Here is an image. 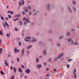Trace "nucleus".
<instances>
[{
  "label": "nucleus",
  "instance_id": "obj_1",
  "mask_svg": "<svg viewBox=\"0 0 79 79\" xmlns=\"http://www.w3.org/2000/svg\"><path fill=\"white\" fill-rule=\"evenodd\" d=\"M63 55H64V53H61V54L59 55L57 57H56L54 59V61H56L58 60V59H60V58H61Z\"/></svg>",
  "mask_w": 79,
  "mask_h": 79
},
{
  "label": "nucleus",
  "instance_id": "obj_2",
  "mask_svg": "<svg viewBox=\"0 0 79 79\" xmlns=\"http://www.w3.org/2000/svg\"><path fill=\"white\" fill-rule=\"evenodd\" d=\"M47 6L48 10L50 11L51 10V7H50V4L48 3L47 4Z\"/></svg>",
  "mask_w": 79,
  "mask_h": 79
},
{
  "label": "nucleus",
  "instance_id": "obj_3",
  "mask_svg": "<svg viewBox=\"0 0 79 79\" xmlns=\"http://www.w3.org/2000/svg\"><path fill=\"white\" fill-rule=\"evenodd\" d=\"M76 69H73V75L74 79H76L77 78V75H76Z\"/></svg>",
  "mask_w": 79,
  "mask_h": 79
},
{
  "label": "nucleus",
  "instance_id": "obj_4",
  "mask_svg": "<svg viewBox=\"0 0 79 79\" xmlns=\"http://www.w3.org/2000/svg\"><path fill=\"white\" fill-rule=\"evenodd\" d=\"M32 40L30 41L31 42H35L37 40V39H35L34 37H32Z\"/></svg>",
  "mask_w": 79,
  "mask_h": 79
},
{
  "label": "nucleus",
  "instance_id": "obj_5",
  "mask_svg": "<svg viewBox=\"0 0 79 79\" xmlns=\"http://www.w3.org/2000/svg\"><path fill=\"white\" fill-rule=\"evenodd\" d=\"M25 72L26 74H29V73H30L31 72V70L29 69H26Z\"/></svg>",
  "mask_w": 79,
  "mask_h": 79
},
{
  "label": "nucleus",
  "instance_id": "obj_6",
  "mask_svg": "<svg viewBox=\"0 0 79 79\" xmlns=\"http://www.w3.org/2000/svg\"><path fill=\"white\" fill-rule=\"evenodd\" d=\"M67 8L69 10V11L71 13H73V11L72 10H71V7L69 6H67Z\"/></svg>",
  "mask_w": 79,
  "mask_h": 79
},
{
  "label": "nucleus",
  "instance_id": "obj_7",
  "mask_svg": "<svg viewBox=\"0 0 79 79\" xmlns=\"http://www.w3.org/2000/svg\"><path fill=\"white\" fill-rule=\"evenodd\" d=\"M24 49H22L21 51V55L22 56H24Z\"/></svg>",
  "mask_w": 79,
  "mask_h": 79
},
{
  "label": "nucleus",
  "instance_id": "obj_8",
  "mask_svg": "<svg viewBox=\"0 0 79 79\" xmlns=\"http://www.w3.org/2000/svg\"><path fill=\"white\" fill-rule=\"evenodd\" d=\"M19 49H17V47H15L14 48V52L16 53V52H19Z\"/></svg>",
  "mask_w": 79,
  "mask_h": 79
},
{
  "label": "nucleus",
  "instance_id": "obj_9",
  "mask_svg": "<svg viewBox=\"0 0 79 79\" xmlns=\"http://www.w3.org/2000/svg\"><path fill=\"white\" fill-rule=\"evenodd\" d=\"M42 65L40 64H38L36 65V67L38 69H40V68H42Z\"/></svg>",
  "mask_w": 79,
  "mask_h": 79
},
{
  "label": "nucleus",
  "instance_id": "obj_10",
  "mask_svg": "<svg viewBox=\"0 0 79 79\" xmlns=\"http://www.w3.org/2000/svg\"><path fill=\"white\" fill-rule=\"evenodd\" d=\"M43 55L44 56H45L47 55V51L46 50H45L43 51Z\"/></svg>",
  "mask_w": 79,
  "mask_h": 79
},
{
  "label": "nucleus",
  "instance_id": "obj_11",
  "mask_svg": "<svg viewBox=\"0 0 79 79\" xmlns=\"http://www.w3.org/2000/svg\"><path fill=\"white\" fill-rule=\"evenodd\" d=\"M71 41H72V38H69L67 40V42H68L70 43L71 42Z\"/></svg>",
  "mask_w": 79,
  "mask_h": 79
},
{
  "label": "nucleus",
  "instance_id": "obj_12",
  "mask_svg": "<svg viewBox=\"0 0 79 79\" xmlns=\"http://www.w3.org/2000/svg\"><path fill=\"white\" fill-rule=\"evenodd\" d=\"M32 47V45H30L29 46H28L27 47V50H29L30 48H31Z\"/></svg>",
  "mask_w": 79,
  "mask_h": 79
},
{
  "label": "nucleus",
  "instance_id": "obj_13",
  "mask_svg": "<svg viewBox=\"0 0 79 79\" xmlns=\"http://www.w3.org/2000/svg\"><path fill=\"white\" fill-rule=\"evenodd\" d=\"M26 22L27 23H31L30 21H29V18H27L26 19Z\"/></svg>",
  "mask_w": 79,
  "mask_h": 79
},
{
  "label": "nucleus",
  "instance_id": "obj_14",
  "mask_svg": "<svg viewBox=\"0 0 79 79\" xmlns=\"http://www.w3.org/2000/svg\"><path fill=\"white\" fill-rule=\"evenodd\" d=\"M5 25H6V26H7V27H9V25H8V23H7V21H6L5 22Z\"/></svg>",
  "mask_w": 79,
  "mask_h": 79
},
{
  "label": "nucleus",
  "instance_id": "obj_15",
  "mask_svg": "<svg viewBox=\"0 0 79 79\" xmlns=\"http://www.w3.org/2000/svg\"><path fill=\"white\" fill-rule=\"evenodd\" d=\"M5 25H6V26H7V27H9V25H8V23H7V21H6L5 22Z\"/></svg>",
  "mask_w": 79,
  "mask_h": 79
},
{
  "label": "nucleus",
  "instance_id": "obj_16",
  "mask_svg": "<svg viewBox=\"0 0 79 79\" xmlns=\"http://www.w3.org/2000/svg\"><path fill=\"white\" fill-rule=\"evenodd\" d=\"M70 34H71V32H68L66 34V36H67V37H69V36L70 35Z\"/></svg>",
  "mask_w": 79,
  "mask_h": 79
},
{
  "label": "nucleus",
  "instance_id": "obj_17",
  "mask_svg": "<svg viewBox=\"0 0 79 79\" xmlns=\"http://www.w3.org/2000/svg\"><path fill=\"white\" fill-rule=\"evenodd\" d=\"M56 46L58 47H60V46H61V44L60 43H58L56 44Z\"/></svg>",
  "mask_w": 79,
  "mask_h": 79
},
{
  "label": "nucleus",
  "instance_id": "obj_18",
  "mask_svg": "<svg viewBox=\"0 0 79 79\" xmlns=\"http://www.w3.org/2000/svg\"><path fill=\"white\" fill-rule=\"evenodd\" d=\"M25 12H26L27 13L29 11H28V10H27V7H25Z\"/></svg>",
  "mask_w": 79,
  "mask_h": 79
},
{
  "label": "nucleus",
  "instance_id": "obj_19",
  "mask_svg": "<svg viewBox=\"0 0 79 79\" xmlns=\"http://www.w3.org/2000/svg\"><path fill=\"white\" fill-rule=\"evenodd\" d=\"M18 70L19 73H22V69L20 68H18Z\"/></svg>",
  "mask_w": 79,
  "mask_h": 79
},
{
  "label": "nucleus",
  "instance_id": "obj_20",
  "mask_svg": "<svg viewBox=\"0 0 79 79\" xmlns=\"http://www.w3.org/2000/svg\"><path fill=\"white\" fill-rule=\"evenodd\" d=\"M26 39L31 40V37L30 36H27L26 37Z\"/></svg>",
  "mask_w": 79,
  "mask_h": 79
},
{
  "label": "nucleus",
  "instance_id": "obj_21",
  "mask_svg": "<svg viewBox=\"0 0 79 79\" xmlns=\"http://www.w3.org/2000/svg\"><path fill=\"white\" fill-rule=\"evenodd\" d=\"M72 3L73 5H76V1H75L73 0L72 1Z\"/></svg>",
  "mask_w": 79,
  "mask_h": 79
},
{
  "label": "nucleus",
  "instance_id": "obj_22",
  "mask_svg": "<svg viewBox=\"0 0 79 79\" xmlns=\"http://www.w3.org/2000/svg\"><path fill=\"white\" fill-rule=\"evenodd\" d=\"M35 61H36V63H39V58H36V60H35Z\"/></svg>",
  "mask_w": 79,
  "mask_h": 79
},
{
  "label": "nucleus",
  "instance_id": "obj_23",
  "mask_svg": "<svg viewBox=\"0 0 79 79\" xmlns=\"http://www.w3.org/2000/svg\"><path fill=\"white\" fill-rule=\"evenodd\" d=\"M5 64L6 65V66H8V63L7 62V61H5Z\"/></svg>",
  "mask_w": 79,
  "mask_h": 79
},
{
  "label": "nucleus",
  "instance_id": "obj_24",
  "mask_svg": "<svg viewBox=\"0 0 79 79\" xmlns=\"http://www.w3.org/2000/svg\"><path fill=\"white\" fill-rule=\"evenodd\" d=\"M13 70L15 73H16V68L15 67H13Z\"/></svg>",
  "mask_w": 79,
  "mask_h": 79
},
{
  "label": "nucleus",
  "instance_id": "obj_25",
  "mask_svg": "<svg viewBox=\"0 0 79 79\" xmlns=\"http://www.w3.org/2000/svg\"><path fill=\"white\" fill-rule=\"evenodd\" d=\"M24 40H25V41H26V42H30V40H27V39H24Z\"/></svg>",
  "mask_w": 79,
  "mask_h": 79
},
{
  "label": "nucleus",
  "instance_id": "obj_26",
  "mask_svg": "<svg viewBox=\"0 0 79 79\" xmlns=\"http://www.w3.org/2000/svg\"><path fill=\"white\" fill-rule=\"evenodd\" d=\"M27 8L28 9V10H31V6L29 5L28 6Z\"/></svg>",
  "mask_w": 79,
  "mask_h": 79
},
{
  "label": "nucleus",
  "instance_id": "obj_27",
  "mask_svg": "<svg viewBox=\"0 0 79 79\" xmlns=\"http://www.w3.org/2000/svg\"><path fill=\"white\" fill-rule=\"evenodd\" d=\"M19 5L20 6H21V5H22V3H21V2L20 1L19 2Z\"/></svg>",
  "mask_w": 79,
  "mask_h": 79
},
{
  "label": "nucleus",
  "instance_id": "obj_28",
  "mask_svg": "<svg viewBox=\"0 0 79 79\" xmlns=\"http://www.w3.org/2000/svg\"><path fill=\"white\" fill-rule=\"evenodd\" d=\"M22 5H24V1L23 0H22Z\"/></svg>",
  "mask_w": 79,
  "mask_h": 79
},
{
  "label": "nucleus",
  "instance_id": "obj_29",
  "mask_svg": "<svg viewBox=\"0 0 79 79\" xmlns=\"http://www.w3.org/2000/svg\"><path fill=\"white\" fill-rule=\"evenodd\" d=\"M2 48H0V54H2Z\"/></svg>",
  "mask_w": 79,
  "mask_h": 79
},
{
  "label": "nucleus",
  "instance_id": "obj_30",
  "mask_svg": "<svg viewBox=\"0 0 79 79\" xmlns=\"http://www.w3.org/2000/svg\"><path fill=\"white\" fill-rule=\"evenodd\" d=\"M1 74H2V75H4V74H5L4 72H3V71H1Z\"/></svg>",
  "mask_w": 79,
  "mask_h": 79
},
{
  "label": "nucleus",
  "instance_id": "obj_31",
  "mask_svg": "<svg viewBox=\"0 0 79 79\" xmlns=\"http://www.w3.org/2000/svg\"><path fill=\"white\" fill-rule=\"evenodd\" d=\"M10 32L9 33V34H6V36L7 37H9L10 36Z\"/></svg>",
  "mask_w": 79,
  "mask_h": 79
},
{
  "label": "nucleus",
  "instance_id": "obj_32",
  "mask_svg": "<svg viewBox=\"0 0 79 79\" xmlns=\"http://www.w3.org/2000/svg\"><path fill=\"white\" fill-rule=\"evenodd\" d=\"M20 16H21V15L19 14V15H15V17H20Z\"/></svg>",
  "mask_w": 79,
  "mask_h": 79
},
{
  "label": "nucleus",
  "instance_id": "obj_33",
  "mask_svg": "<svg viewBox=\"0 0 79 79\" xmlns=\"http://www.w3.org/2000/svg\"><path fill=\"white\" fill-rule=\"evenodd\" d=\"M18 45L19 46H21V42H19L18 43Z\"/></svg>",
  "mask_w": 79,
  "mask_h": 79
},
{
  "label": "nucleus",
  "instance_id": "obj_34",
  "mask_svg": "<svg viewBox=\"0 0 79 79\" xmlns=\"http://www.w3.org/2000/svg\"><path fill=\"white\" fill-rule=\"evenodd\" d=\"M19 24L20 26H21V25H22V22L20 21L19 22Z\"/></svg>",
  "mask_w": 79,
  "mask_h": 79
},
{
  "label": "nucleus",
  "instance_id": "obj_35",
  "mask_svg": "<svg viewBox=\"0 0 79 79\" xmlns=\"http://www.w3.org/2000/svg\"><path fill=\"white\" fill-rule=\"evenodd\" d=\"M31 15H32V12L31 11H30L29 12V16H31Z\"/></svg>",
  "mask_w": 79,
  "mask_h": 79
},
{
  "label": "nucleus",
  "instance_id": "obj_36",
  "mask_svg": "<svg viewBox=\"0 0 79 79\" xmlns=\"http://www.w3.org/2000/svg\"><path fill=\"white\" fill-rule=\"evenodd\" d=\"M17 60L18 62H19V58H17Z\"/></svg>",
  "mask_w": 79,
  "mask_h": 79
},
{
  "label": "nucleus",
  "instance_id": "obj_37",
  "mask_svg": "<svg viewBox=\"0 0 79 79\" xmlns=\"http://www.w3.org/2000/svg\"><path fill=\"white\" fill-rule=\"evenodd\" d=\"M73 60V59H69L68 60V61H69V62H70V61H72V60Z\"/></svg>",
  "mask_w": 79,
  "mask_h": 79
},
{
  "label": "nucleus",
  "instance_id": "obj_38",
  "mask_svg": "<svg viewBox=\"0 0 79 79\" xmlns=\"http://www.w3.org/2000/svg\"><path fill=\"white\" fill-rule=\"evenodd\" d=\"M8 18L10 19L11 18V15H8Z\"/></svg>",
  "mask_w": 79,
  "mask_h": 79
},
{
  "label": "nucleus",
  "instance_id": "obj_39",
  "mask_svg": "<svg viewBox=\"0 0 79 79\" xmlns=\"http://www.w3.org/2000/svg\"><path fill=\"white\" fill-rule=\"evenodd\" d=\"M15 31H18V28H17L15 27Z\"/></svg>",
  "mask_w": 79,
  "mask_h": 79
},
{
  "label": "nucleus",
  "instance_id": "obj_40",
  "mask_svg": "<svg viewBox=\"0 0 79 79\" xmlns=\"http://www.w3.org/2000/svg\"><path fill=\"white\" fill-rule=\"evenodd\" d=\"M73 7L75 11H76V8H75V7L73 6Z\"/></svg>",
  "mask_w": 79,
  "mask_h": 79
},
{
  "label": "nucleus",
  "instance_id": "obj_41",
  "mask_svg": "<svg viewBox=\"0 0 79 79\" xmlns=\"http://www.w3.org/2000/svg\"><path fill=\"white\" fill-rule=\"evenodd\" d=\"M27 53L28 55H29V54H30V53L29 52V51H27Z\"/></svg>",
  "mask_w": 79,
  "mask_h": 79
},
{
  "label": "nucleus",
  "instance_id": "obj_42",
  "mask_svg": "<svg viewBox=\"0 0 79 79\" xmlns=\"http://www.w3.org/2000/svg\"><path fill=\"white\" fill-rule=\"evenodd\" d=\"M71 42V44H72V45H73L74 44V43H73V40H72Z\"/></svg>",
  "mask_w": 79,
  "mask_h": 79
},
{
  "label": "nucleus",
  "instance_id": "obj_43",
  "mask_svg": "<svg viewBox=\"0 0 79 79\" xmlns=\"http://www.w3.org/2000/svg\"><path fill=\"white\" fill-rule=\"evenodd\" d=\"M0 35H3V33L1 31H0Z\"/></svg>",
  "mask_w": 79,
  "mask_h": 79
},
{
  "label": "nucleus",
  "instance_id": "obj_44",
  "mask_svg": "<svg viewBox=\"0 0 79 79\" xmlns=\"http://www.w3.org/2000/svg\"><path fill=\"white\" fill-rule=\"evenodd\" d=\"M70 66V65H69V64H67V68H69Z\"/></svg>",
  "mask_w": 79,
  "mask_h": 79
},
{
  "label": "nucleus",
  "instance_id": "obj_45",
  "mask_svg": "<svg viewBox=\"0 0 79 79\" xmlns=\"http://www.w3.org/2000/svg\"><path fill=\"white\" fill-rule=\"evenodd\" d=\"M21 67L22 68H23V69H24V65H21Z\"/></svg>",
  "mask_w": 79,
  "mask_h": 79
},
{
  "label": "nucleus",
  "instance_id": "obj_46",
  "mask_svg": "<svg viewBox=\"0 0 79 79\" xmlns=\"http://www.w3.org/2000/svg\"><path fill=\"white\" fill-rule=\"evenodd\" d=\"M3 27L6 29V26H5V24H3Z\"/></svg>",
  "mask_w": 79,
  "mask_h": 79
},
{
  "label": "nucleus",
  "instance_id": "obj_47",
  "mask_svg": "<svg viewBox=\"0 0 79 79\" xmlns=\"http://www.w3.org/2000/svg\"><path fill=\"white\" fill-rule=\"evenodd\" d=\"M22 14L23 15H25V12L24 11L22 12Z\"/></svg>",
  "mask_w": 79,
  "mask_h": 79
},
{
  "label": "nucleus",
  "instance_id": "obj_48",
  "mask_svg": "<svg viewBox=\"0 0 79 79\" xmlns=\"http://www.w3.org/2000/svg\"><path fill=\"white\" fill-rule=\"evenodd\" d=\"M42 57H43V56H39L40 58H42Z\"/></svg>",
  "mask_w": 79,
  "mask_h": 79
},
{
  "label": "nucleus",
  "instance_id": "obj_49",
  "mask_svg": "<svg viewBox=\"0 0 79 79\" xmlns=\"http://www.w3.org/2000/svg\"><path fill=\"white\" fill-rule=\"evenodd\" d=\"M53 70L54 71H57V70H56V69L55 68H54L53 69Z\"/></svg>",
  "mask_w": 79,
  "mask_h": 79
},
{
  "label": "nucleus",
  "instance_id": "obj_50",
  "mask_svg": "<svg viewBox=\"0 0 79 79\" xmlns=\"http://www.w3.org/2000/svg\"><path fill=\"white\" fill-rule=\"evenodd\" d=\"M77 42H76L74 43V45H77Z\"/></svg>",
  "mask_w": 79,
  "mask_h": 79
},
{
  "label": "nucleus",
  "instance_id": "obj_51",
  "mask_svg": "<svg viewBox=\"0 0 79 79\" xmlns=\"http://www.w3.org/2000/svg\"><path fill=\"white\" fill-rule=\"evenodd\" d=\"M62 38H63V36H60V39H61Z\"/></svg>",
  "mask_w": 79,
  "mask_h": 79
},
{
  "label": "nucleus",
  "instance_id": "obj_52",
  "mask_svg": "<svg viewBox=\"0 0 79 79\" xmlns=\"http://www.w3.org/2000/svg\"><path fill=\"white\" fill-rule=\"evenodd\" d=\"M1 19L2 20H3V19H4V18L2 16L1 17Z\"/></svg>",
  "mask_w": 79,
  "mask_h": 79
},
{
  "label": "nucleus",
  "instance_id": "obj_53",
  "mask_svg": "<svg viewBox=\"0 0 79 79\" xmlns=\"http://www.w3.org/2000/svg\"><path fill=\"white\" fill-rule=\"evenodd\" d=\"M49 70V69H48V68H47L46 69V71H48Z\"/></svg>",
  "mask_w": 79,
  "mask_h": 79
},
{
  "label": "nucleus",
  "instance_id": "obj_54",
  "mask_svg": "<svg viewBox=\"0 0 79 79\" xmlns=\"http://www.w3.org/2000/svg\"><path fill=\"white\" fill-rule=\"evenodd\" d=\"M43 64L45 66V65H47V63H43Z\"/></svg>",
  "mask_w": 79,
  "mask_h": 79
},
{
  "label": "nucleus",
  "instance_id": "obj_55",
  "mask_svg": "<svg viewBox=\"0 0 79 79\" xmlns=\"http://www.w3.org/2000/svg\"><path fill=\"white\" fill-rule=\"evenodd\" d=\"M14 77H15V76L14 75L12 76V77L10 78V79H13L14 78Z\"/></svg>",
  "mask_w": 79,
  "mask_h": 79
},
{
  "label": "nucleus",
  "instance_id": "obj_56",
  "mask_svg": "<svg viewBox=\"0 0 79 79\" xmlns=\"http://www.w3.org/2000/svg\"><path fill=\"white\" fill-rule=\"evenodd\" d=\"M52 60V58H50L48 60V61H50V60Z\"/></svg>",
  "mask_w": 79,
  "mask_h": 79
},
{
  "label": "nucleus",
  "instance_id": "obj_57",
  "mask_svg": "<svg viewBox=\"0 0 79 79\" xmlns=\"http://www.w3.org/2000/svg\"><path fill=\"white\" fill-rule=\"evenodd\" d=\"M10 13L11 15H13V14L14 13H13V11H11L10 12Z\"/></svg>",
  "mask_w": 79,
  "mask_h": 79
},
{
  "label": "nucleus",
  "instance_id": "obj_58",
  "mask_svg": "<svg viewBox=\"0 0 79 79\" xmlns=\"http://www.w3.org/2000/svg\"><path fill=\"white\" fill-rule=\"evenodd\" d=\"M26 18L25 17H24L23 19V21H25V20H26Z\"/></svg>",
  "mask_w": 79,
  "mask_h": 79
},
{
  "label": "nucleus",
  "instance_id": "obj_59",
  "mask_svg": "<svg viewBox=\"0 0 79 79\" xmlns=\"http://www.w3.org/2000/svg\"><path fill=\"white\" fill-rule=\"evenodd\" d=\"M71 30L72 31H75V30H74V29H71Z\"/></svg>",
  "mask_w": 79,
  "mask_h": 79
},
{
  "label": "nucleus",
  "instance_id": "obj_60",
  "mask_svg": "<svg viewBox=\"0 0 79 79\" xmlns=\"http://www.w3.org/2000/svg\"><path fill=\"white\" fill-rule=\"evenodd\" d=\"M34 15H37V13L35 12L34 13Z\"/></svg>",
  "mask_w": 79,
  "mask_h": 79
},
{
  "label": "nucleus",
  "instance_id": "obj_61",
  "mask_svg": "<svg viewBox=\"0 0 79 79\" xmlns=\"http://www.w3.org/2000/svg\"><path fill=\"white\" fill-rule=\"evenodd\" d=\"M36 11V10L35 9H33V12H35Z\"/></svg>",
  "mask_w": 79,
  "mask_h": 79
},
{
  "label": "nucleus",
  "instance_id": "obj_62",
  "mask_svg": "<svg viewBox=\"0 0 79 79\" xmlns=\"http://www.w3.org/2000/svg\"><path fill=\"white\" fill-rule=\"evenodd\" d=\"M6 20H7V21H8V17H6Z\"/></svg>",
  "mask_w": 79,
  "mask_h": 79
},
{
  "label": "nucleus",
  "instance_id": "obj_63",
  "mask_svg": "<svg viewBox=\"0 0 79 79\" xmlns=\"http://www.w3.org/2000/svg\"><path fill=\"white\" fill-rule=\"evenodd\" d=\"M48 76H49V74H47L46 75V77H48Z\"/></svg>",
  "mask_w": 79,
  "mask_h": 79
},
{
  "label": "nucleus",
  "instance_id": "obj_64",
  "mask_svg": "<svg viewBox=\"0 0 79 79\" xmlns=\"http://www.w3.org/2000/svg\"><path fill=\"white\" fill-rule=\"evenodd\" d=\"M10 69H11V70H12V69H13V67H10Z\"/></svg>",
  "mask_w": 79,
  "mask_h": 79
}]
</instances>
